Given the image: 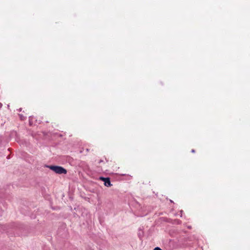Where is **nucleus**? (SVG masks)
Instances as JSON below:
<instances>
[{
	"mask_svg": "<svg viewBox=\"0 0 250 250\" xmlns=\"http://www.w3.org/2000/svg\"><path fill=\"white\" fill-rule=\"evenodd\" d=\"M47 167L57 174H66L67 173L66 170L60 166H48Z\"/></svg>",
	"mask_w": 250,
	"mask_h": 250,
	"instance_id": "1",
	"label": "nucleus"
},
{
	"mask_svg": "<svg viewBox=\"0 0 250 250\" xmlns=\"http://www.w3.org/2000/svg\"><path fill=\"white\" fill-rule=\"evenodd\" d=\"M100 179L104 182V185L105 186L109 187L111 186L110 179L109 178L100 177Z\"/></svg>",
	"mask_w": 250,
	"mask_h": 250,
	"instance_id": "2",
	"label": "nucleus"
},
{
	"mask_svg": "<svg viewBox=\"0 0 250 250\" xmlns=\"http://www.w3.org/2000/svg\"><path fill=\"white\" fill-rule=\"evenodd\" d=\"M154 250H162L159 247H156L154 249Z\"/></svg>",
	"mask_w": 250,
	"mask_h": 250,
	"instance_id": "3",
	"label": "nucleus"
},
{
	"mask_svg": "<svg viewBox=\"0 0 250 250\" xmlns=\"http://www.w3.org/2000/svg\"><path fill=\"white\" fill-rule=\"evenodd\" d=\"M21 120H23V117L22 116H21Z\"/></svg>",
	"mask_w": 250,
	"mask_h": 250,
	"instance_id": "4",
	"label": "nucleus"
},
{
	"mask_svg": "<svg viewBox=\"0 0 250 250\" xmlns=\"http://www.w3.org/2000/svg\"><path fill=\"white\" fill-rule=\"evenodd\" d=\"M191 152L193 153L195 152V150L194 149H192Z\"/></svg>",
	"mask_w": 250,
	"mask_h": 250,
	"instance_id": "5",
	"label": "nucleus"
},
{
	"mask_svg": "<svg viewBox=\"0 0 250 250\" xmlns=\"http://www.w3.org/2000/svg\"><path fill=\"white\" fill-rule=\"evenodd\" d=\"M1 105V104L0 103V106Z\"/></svg>",
	"mask_w": 250,
	"mask_h": 250,
	"instance_id": "6",
	"label": "nucleus"
},
{
	"mask_svg": "<svg viewBox=\"0 0 250 250\" xmlns=\"http://www.w3.org/2000/svg\"><path fill=\"white\" fill-rule=\"evenodd\" d=\"M1 105V104L0 103V106Z\"/></svg>",
	"mask_w": 250,
	"mask_h": 250,
	"instance_id": "7",
	"label": "nucleus"
}]
</instances>
